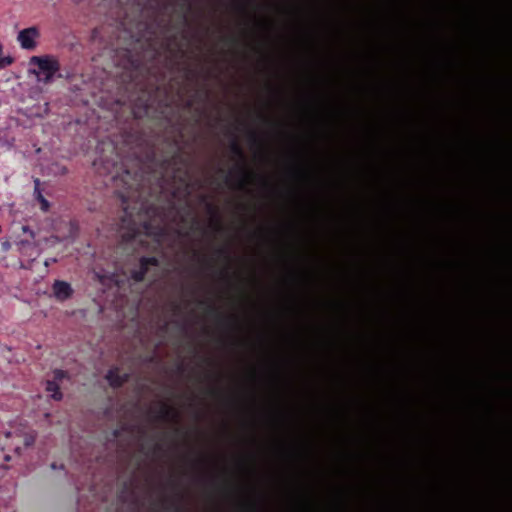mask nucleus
Masks as SVG:
<instances>
[{"label": "nucleus", "instance_id": "38", "mask_svg": "<svg viewBox=\"0 0 512 512\" xmlns=\"http://www.w3.org/2000/svg\"><path fill=\"white\" fill-rule=\"evenodd\" d=\"M289 391H290V392L292 391V388H291V387L289 388Z\"/></svg>", "mask_w": 512, "mask_h": 512}, {"label": "nucleus", "instance_id": "10", "mask_svg": "<svg viewBox=\"0 0 512 512\" xmlns=\"http://www.w3.org/2000/svg\"><path fill=\"white\" fill-rule=\"evenodd\" d=\"M228 134H229V136L231 138L230 145H229L231 153L236 158H238L239 160L243 161L244 160V152H243V149H242V147L240 146V144L238 142V139H237L235 131H228Z\"/></svg>", "mask_w": 512, "mask_h": 512}, {"label": "nucleus", "instance_id": "7", "mask_svg": "<svg viewBox=\"0 0 512 512\" xmlns=\"http://www.w3.org/2000/svg\"><path fill=\"white\" fill-rule=\"evenodd\" d=\"M74 294L71 284L64 280H55L51 286V296L58 302L70 299Z\"/></svg>", "mask_w": 512, "mask_h": 512}, {"label": "nucleus", "instance_id": "21", "mask_svg": "<svg viewBox=\"0 0 512 512\" xmlns=\"http://www.w3.org/2000/svg\"><path fill=\"white\" fill-rule=\"evenodd\" d=\"M10 248H11V243L9 241H7V240L1 241L0 240V250H1V252L6 253V252H8L10 250Z\"/></svg>", "mask_w": 512, "mask_h": 512}, {"label": "nucleus", "instance_id": "12", "mask_svg": "<svg viewBox=\"0 0 512 512\" xmlns=\"http://www.w3.org/2000/svg\"><path fill=\"white\" fill-rule=\"evenodd\" d=\"M35 183V187H34V196L36 198V200H38L41 204V210L43 211H48L49 207H50V204L49 202L46 200V198L42 195V192L40 190V181L39 179H35L34 181Z\"/></svg>", "mask_w": 512, "mask_h": 512}, {"label": "nucleus", "instance_id": "3", "mask_svg": "<svg viewBox=\"0 0 512 512\" xmlns=\"http://www.w3.org/2000/svg\"><path fill=\"white\" fill-rule=\"evenodd\" d=\"M132 113L137 119L154 118L161 121L165 127L177 126V106L166 87L156 86L155 89L142 90L133 103Z\"/></svg>", "mask_w": 512, "mask_h": 512}, {"label": "nucleus", "instance_id": "22", "mask_svg": "<svg viewBox=\"0 0 512 512\" xmlns=\"http://www.w3.org/2000/svg\"><path fill=\"white\" fill-rule=\"evenodd\" d=\"M176 38H177L176 35H172L171 37H169L167 39L166 43L162 44L161 46H165V48L167 50H170L171 49L170 46H171L172 42H174L176 40Z\"/></svg>", "mask_w": 512, "mask_h": 512}, {"label": "nucleus", "instance_id": "8", "mask_svg": "<svg viewBox=\"0 0 512 512\" xmlns=\"http://www.w3.org/2000/svg\"><path fill=\"white\" fill-rule=\"evenodd\" d=\"M39 36V32L36 27H29L21 30L18 33L17 40L21 47L26 50H32L36 47L35 39Z\"/></svg>", "mask_w": 512, "mask_h": 512}, {"label": "nucleus", "instance_id": "27", "mask_svg": "<svg viewBox=\"0 0 512 512\" xmlns=\"http://www.w3.org/2000/svg\"><path fill=\"white\" fill-rule=\"evenodd\" d=\"M290 331V347L292 346V328H289Z\"/></svg>", "mask_w": 512, "mask_h": 512}, {"label": "nucleus", "instance_id": "5", "mask_svg": "<svg viewBox=\"0 0 512 512\" xmlns=\"http://www.w3.org/2000/svg\"><path fill=\"white\" fill-rule=\"evenodd\" d=\"M30 64L38 67L39 72L44 74V77L40 81L45 84L50 83L55 74L60 70V63L58 59L51 55L44 56H32L30 58Z\"/></svg>", "mask_w": 512, "mask_h": 512}, {"label": "nucleus", "instance_id": "37", "mask_svg": "<svg viewBox=\"0 0 512 512\" xmlns=\"http://www.w3.org/2000/svg\"><path fill=\"white\" fill-rule=\"evenodd\" d=\"M289 461H292V456L291 455L289 456Z\"/></svg>", "mask_w": 512, "mask_h": 512}, {"label": "nucleus", "instance_id": "29", "mask_svg": "<svg viewBox=\"0 0 512 512\" xmlns=\"http://www.w3.org/2000/svg\"><path fill=\"white\" fill-rule=\"evenodd\" d=\"M288 193V188L284 185V188H283V194L284 196H286Z\"/></svg>", "mask_w": 512, "mask_h": 512}, {"label": "nucleus", "instance_id": "13", "mask_svg": "<svg viewBox=\"0 0 512 512\" xmlns=\"http://www.w3.org/2000/svg\"><path fill=\"white\" fill-rule=\"evenodd\" d=\"M46 390L50 393L53 399L60 400L62 398V394L59 391V386L55 382L48 381L46 384Z\"/></svg>", "mask_w": 512, "mask_h": 512}, {"label": "nucleus", "instance_id": "6", "mask_svg": "<svg viewBox=\"0 0 512 512\" xmlns=\"http://www.w3.org/2000/svg\"><path fill=\"white\" fill-rule=\"evenodd\" d=\"M159 268L160 260L157 257H141L139 263L131 270V278L135 282H140L150 273L153 278H156Z\"/></svg>", "mask_w": 512, "mask_h": 512}, {"label": "nucleus", "instance_id": "32", "mask_svg": "<svg viewBox=\"0 0 512 512\" xmlns=\"http://www.w3.org/2000/svg\"><path fill=\"white\" fill-rule=\"evenodd\" d=\"M20 244L26 245V244H29V242L28 241H21Z\"/></svg>", "mask_w": 512, "mask_h": 512}, {"label": "nucleus", "instance_id": "1", "mask_svg": "<svg viewBox=\"0 0 512 512\" xmlns=\"http://www.w3.org/2000/svg\"><path fill=\"white\" fill-rule=\"evenodd\" d=\"M172 142V155L158 158L152 150L147 162L141 163L139 172L132 176L129 170H125L132 182H126L127 192L121 195L124 210L122 227L127 229L123 237L142 245L145 238H151L154 250L162 248L168 236V227L160 208L145 199V186L154 180L156 189L162 194L170 193L172 201H187L192 190L188 161L180 153L178 140L173 139Z\"/></svg>", "mask_w": 512, "mask_h": 512}, {"label": "nucleus", "instance_id": "17", "mask_svg": "<svg viewBox=\"0 0 512 512\" xmlns=\"http://www.w3.org/2000/svg\"><path fill=\"white\" fill-rule=\"evenodd\" d=\"M90 41L95 44L99 42V44H102L103 42V34L101 28H94L91 32Z\"/></svg>", "mask_w": 512, "mask_h": 512}, {"label": "nucleus", "instance_id": "23", "mask_svg": "<svg viewBox=\"0 0 512 512\" xmlns=\"http://www.w3.org/2000/svg\"><path fill=\"white\" fill-rule=\"evenodd\" d=\"M219 172L225 175L226 183L232 184V175L230 173H226L225 170L222 168L219 169Z\"/></svg>", "mask_w": 512, "mask_h": 512}, {"label": "nucleus", "instance_id": "9", "mask_svg": "<svg viewBox=\"0 0 512 512\" xmlns=\"http://www.w3.org/2000/svg\"><path fill=\"white\" fill-rule=\"evenodd\" d=\"M142 10H151L152 14H163L168 3L163 0H138Z\"/></svg>", "mask_w": 512, "mask_h": 512}, {"label": "nucleus", "instance_id": "40", "mask_svg": "<svg viewBox=\"0 0 512 512\" xmlns=\"http://www.w3.org/2000/svg\"><path fill=\"white\" fill-rule=\"evenodd\" d=\"M289 483H290V484L292 483V480H291V479L289 480Z\"/></svg>", "mask_w": 512, "mask_h": 512}, {"label": "nucleus", "instance_id": "31", "mask_svg": "<svg viewBox=\"0 0 512 512\" xmlns=\"http://www.w3.org/2000/svg\"><path fill=\"white\" fill-rule=\"evenodd\" d=\"M283 134H284V138L287 136V130L286 128L284 127V131H283Z\"/></svg>", "mask_w": 512, "mask_h": 512}, {"label": "nucleus", "instance_id": "25", "mask_svg": "<svg viewBox=\"0 0 512 512\" xmlns=\"http://www.w3.org/2000/svg\"><path fill=\"white\" fill-rule=\"evenodd\" d=\"M22 230L23 232L28 233L31 238H34V232L28 226H23Z\"/></svg>", "mask_w": 512, "mask_h": 512}, {"label": "nucleus", "instance_id": "34", "mask_svg": "<svg viewBox=\"0 0 512 512\" xmlns=\"http://www.w3.org/2000/svg\"><path fill=\"white\" fill-rule=\"evenodd\" d=\"M171 207H172V209H176V207H175V204H174V203H171Z\"/></svg>", "mask_w": 512, "mask_h": 512}, {"label": "nucleus", "instance_id": "41", "mask_svg": "<svg viewBox=\"0 0 512 512\" xmlns=\"http://www.w3.org/2000/svg\"><path fill=\"white\" fill-rule=\"evenodd\" d=\"M291 512V511H290Z\"/></svg>", "mask_w": 512, "mask_h": 512}, {"label": "nucleus", "instance_id": "16", "mask_svg": "<svg viewBox=\"0 0 512 512\" xmlns=\"http://www.w3.org/2000/svg\"><path fill=\"white\" fill-rule=\"evenodd\" d=\"M190 320H205L204 318H191ZM214 320H288V318H215Z\"/></svg>", "mask_w": 512, "mask_h": 512}, {"label": "nucleus", "instance_id": "20", "mask_svg": "<svg viewBox=\"0 0 512 512\" xmlns=\"http://www.w3.org/2000/svg\"><path fill=\"white\" fill-rule=\"evenodd\" d=\"M126 52H127V55H128V58H129V63L131 64V66H138V62L140 61L139 59H134V55L132 54V49L130 48H125Z\"/></svg>", "mask_w": 512, "mask_h": 512}, {"label": "nucleus", "instance_id": "28", "mask_svg": "<svg viewBox=\"0 0 512 512\" xmlns=\"http://www.w3.org/2000/svg\"><path fill=\"white\" fill-rule=\"evenodd\" d=\"M108 47H109V48H111L112 50H113V49H118V47H114V46H113V44H111V45H108V44H107V45H105V48H108Z\"/></svg>", "mask_w": 512, "mask_h": 512}, {"label": "nucleus", "instance_id": "36", "mask_svg": "<svg viewBox=\"0 0 512 512\" xmlns=\"http://www.w3.org/2000/svg\"><path fill=\"white\" fill-rule=\"evenodd\" d=\"M289 461H292V456L291 455L289 456Z\"/></svg>", "mask_w": 512, "mask_h": 512}, {"label": "nucleus", "instance_id": "4", "mask_svg": "<svg viewBox=\"0 0 512 512\" xmlns=\"http://www.w3.org/2000/svg\"><path fill=\"white\" fill-rule=\"evenodd\" d=\"M162 14H153V19L151 22L143 23L144 31L140 35H132V38H136L135 42L137 44L146 45L149 49V53L151 58H156L160 54V46L158 45V33L161 30L163 33H168L171 27L170 21L165 22L161 18Z\"/></svg>", "mask_w": 512, "mask_h": 512}, {"label": "nucleus", "instance_id": "39", "mask_svg": "<svg viewBox=\"0 0 512 512\" xmlns=\"http://www.w3.org/2000/svg\"><path fill=\"white\" fill-rule=\"evenodd\" d=\"M289 411H290V412L292 411V408H291V407L289 408Z\"/></svg>", "mask_w": 512, "mask_h": 512}, {"label": "nucleus", "instance_id": "11", "mask_svg": "<svg viewBox=\"0 0 512 512\" xmlns=\"http://www.w3.org/2000/svg\"><path fill=\"white\" fill-rule=\"evenodd\" d=\"M206 208H207L208 213L212 217V224H213L215 230L218 232L223 231V226L221 224L220 217H219L216 207L214 205H212L211 203H206Z\"/></svg>", "mask_w": 512, "mask_h": 512}, {"label": "nucleus", "instance_id": "24", "mask_svg": "<svg viewBox=\"0 0 512 512\" xmlns=\"http://www.w3.org/2000/svg\"><path fill=\"white\" fill-rule=\"evenodd\" d=\"M249 136H250V139H251L253 144H255V145L258 144L259 137H258L256 132H254V131L250 132Z\"/></svg>", "mask_w": 512, "mask_h": 512}, {"label": "nucleus", "instance_id": "19", "mask_svg": "<svg viewBox=\"0 0 512 512\" xmlns=\"http://www.w3.org/2000/svg\"><path fill=\"white\" fill-rule=\"evenodd\" d=\"M288 177V155L284 152L283 155V178L284 182L287 180Z\"/></svg>", "mask_w": 512, "mask_h": 512}, {"label": "nucleus", "instance_id": "33", "mask_svg": "<svg viewBox=\"0 0 512 512\" xmlns=\"http://www.w3.org/2000/svg\"><path fill=\"white\" fill-rule=\"evenodd\" d=\"M237 6H238L239 9L243 10V6L242 5L237 4Z\"/></svg>", "mask_w": 512, "mask_h": 512}, {"label": "nucleus", "instance_id": "26", "mask_svg": "<svg viewBox=\"0 0 512 512\" xmlns=\"http://www.w3.org/2000/svg\"><path fill=\"white\" fill-rule=\"evenodd\" d=\"M192 105H193V101H192V100H188V101L186 102V106H187V108H191V107H192Z\"/></svg>", "mask_w": 512, "mask_h": 512}, {"label": "nucleus", "instance_id": "35", "mask_svg": "<svg viewBox=\"0 0 512 512\" xmlns=\"http://www.w3.org/2000/svg\"><path fill=\"white\" fill-rule=\"evenodd\" d=\"M294 320L293 317H292V314L290 313V318H289V321H292Z\"/></svg>", "mask_w": 512, "mask_h": 512}, {"label": "nucleus", "instance_id": "30", "mask_svg": "<svg viewBox=\"0 0 512 512\" xmlns=\"http://www.w3.org/2000/svg\"><path fill=\"white\" fill-rule=\"evenodd\" d=\"M242 178H243V175H242V171L239 172V181L242 182Z\"/></svg>", "mask_w": 512, "mask_h": 512}, {"label": "nucleus", "instance_id": "2", "mask_svg": "<svg viewBox=\"0 0 512 512\" xmlns=\"http://www.w3.org/2000/svg\"><path fill=\"white\" fill-rule=\"evenodd\" d=\"M219 256L225 260V267L210 276L209 283L200 284L192 283L183 285V292L191 297L198 298L200 292H205L209 297H217L219 299L231 298L244 293V284L241 276L232 270L231 253L227 248L221 247L217 249Z\"/></svg>", "mask_w": 512, "mask_h": 512}, {"label": "nucleus", "instance_id": "15", "mask_svg": "<svg viewBox=\"0 0 512 512\" xmlns=\"http://www.w3.org/2000/svg\"><path fill=\"white\" fill-rule=\"evenodd\" d=\"M17 437L21 438L24 447H30L34 444V442L36 440V433L35 432L23 433V434L17 435Z\"/></svg>", "mask_w": 512, "mask_h": 512}, {"label": "nucleus", "instance_id": "14", "mask_svg": "<svg viewBox=\"0 0 512 512\" xmlns=\"http://www.w3.org/2000/svg\"><path fill=\"white\" fill-rule=\"evenodd\" d=\"M107 380L112 386H119L123 383L124 378L118 374V370H111L106 376Z\"/></svg>", "mask_w": 512, "mask_h": 512}, {"label": "nucleus", "instance_id": "18", "mask_svg": "<svg viewBox=\"0 0 512 512\" xmlns=\"http://www.w3.org/2000/svg\"><path fill=\"white\" fill-rule=\"evenodd\" d=\"M2 45L0 44V69H4L8 66H10L14 59L11 56H3L2 55Z\"/></svg>", "mask_w": 512, "mask_h": 512}]
</instances>
